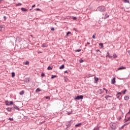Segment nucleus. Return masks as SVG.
I'll return each mask as SVG.
<instances>
[{
    "instance_id": "f257e3e1",
    "label": "nucleus",
    "mask_w": 130,
    "mask_h": 130,
    "mask_svg": "<svg viewBox=\"0 0 130 130\" xmlns=\"http://www.w3.org/2000/svg\"><path fill=\"white\" fill-rule=\"evenodd\" d=\"M98 10L100 12H106V8L104 6H100L98 8Z\"/></svg>"
},
{
    "instance_id": "f03ea898",
    "label": "nucleus",
    "mask_w": 130,
    "mask_h": 130,
    "mask_svg": "<svg viewBox=\"0 0 130 130\" xmlns=\"http://www.w3.org/2000/svg\"><path fill=\"white\" fill-rule=\"evenodd\" d=\"M103 16H104L102 17V19H103V20H106V19L108 18V17H109V15H108L107 13H106L105 14H103Z\"/></svg>"
},
{
    "instance_id": "7ed1b4c3",
    "label": "nucleus",
    "mask_w": 130,
    "mask_h": 130,
    "mask_svg": "<svg viewBox=\"0 0 130 130\" xmlns=\"http://www.w3.org/2000/svg\"><path fill=\"white\" fill-rule=\"evenodd\" d=\"M5 104H6V105H7V106H10L14 104V102H13V101L9 102V101H6Z\"/></svg>"
},
{
    "instance_id": "20e7f679",
    "label": "nucleus",
    "mask_w": 130,
    "mask_h": 130,
    "mask_svg": "<svg viewBox=\"0 0 130 130\" xmlns=\"http://www.w3.org/2000/svg\"><path fill=\"white\" fill-rule=\"evenodd\" d=\"M125 121H129L130 120V114L127 113L125 117Z\"/></svg>"
},
{
    "instance_id": "39448f33",
    "label": "nucleus",
    "mask_w": 130,
    "mask_h": 130,
    "mask_svg": "<svg viewBox=\"0 0 130 130\" xmlns=\"http://www.w3.org/2000/svg\"><path fill=\"white\" fill-rule=\"evenodd\" d=\"M118 114H119V116H117V119H118V120H120V119H121V116H123V113L119 112Z\"/></svg>"
},
{
    "instance_id": "423d86ee",
    "label": "nucleus",
    "mask_w": 130,
    "mask_h": 130,
    "mask_svg": "<svg viewBox=\"0 0 130 130\" xmlns=\"http://www.w3.org/2000/svg\"><path fill=\"white\" fill-rule=\"evenodd\" d=\"M110 126L112 127V129H115V128H116V123H112L110 124Z\"/></svg>"
},
{
    "instance_id": "0eeeda50",
    "label": "nucleus",
    "mask_w": 130,
    "mask_h": 130,
    "mask_svg": "<svg viewBox=\"0 0 130 130\" xmlns=\"http://www.w3.org/2000/svg\"><path fill=\"white\" fill-rule=\"evenodd\" d=\"M116 97L117 99H119V100H121V92H118L116 94Z\"/></svg>"
},
{
    "instance_id": "6e6552de",
    "label": "nucleus",
    "mask_w": 130,
    "mask_h": 130,
    "mask_svg": "<svg viewBox=\"0 0 130 130\" xmlns=\"http://www.w3.org/2000/svg\"><path fill=\"white\" fill-rule=\"evenodd\" d=\"M83 95H78L76 98H75V99H76L77 100H80V99H83Z\"/></svg>"
},
{
    "instance_id": "1a4fd4ad",
    "label": "nucleus",
    "mask_w": 130,
    "mask_h": 130,
    "mask_svg": "<svg viewBox=\"0 0 130 130\" xmlns=\"http://www.w3.org/2000/svg\"><path fill=\"white\" fill-rule=\"evenodd\" d=\"M116 83V81H115V77H114L112 80H111V84L114 85Z\"/></svg>"
},
{
    "instance_id": "9d476101",
    "label": "nucleus",
    "mask_w": 130,
    "mask_h": 130,
    "mask_svg": "<svg viewBox=\"0 0 130 130\" xmlns=\"http://www.w3.org/2000/svg\"><path fill=\"white\" fill-rule=\"evenodd\" d=\"M48 47V44H47V43H43L42 45V47Z\"/></svg>"
},
{
    "instance_id": "9b49d317",
    "label": "nucleus",
    "mask_w": 130,
    "mask_h": 130,
    "mask_svg": "<svg viewBox=\"0 0 130 130\" xmlns=\"http://www.w3.org/2000/svg\"><path fill=\"white\" fill-rule=\"evenodd\" d=\"M125 69H126L125 67H120L118 68L117 71H121L122 70H125Z\"/></svg>"
},
{
    "instance_id": "f8f14e48",
    "label": "nucleus",
    "mask_w": 130,
    "mask_h": 130,
    "mask_svg": "<svg viewBox=\"0 0 130 130\" xmlns=\"http://www.w3.org/2000/svg\"><path fill=\"white\" fill-rule=\"evenodd\" d=\"M82 125V123H79L75 125L76 127H78L79 126H81Z\"/></svg>"
},
{
    "instance_id": "ddd939ff",
    "label": "nucleus",
    "mask_w": 130,
    "mask_h": 130,
    "mask_svg": "<svg viewBox=\"0 0 130 130\" xmlns=\"http://www.w3.org/2000/svg\"><path fill=\"white\" fill-rule=\"evenodd\" d=\"M124 100L127 101L129 100V97L127 96H125L124 98Z\"/></svg>"
},
{
    "instance_id": "4468645a",
    "label": "nucleus",
    "mask_w": 130,
    "mask_h": 130,
    "mask_svg": "<svg viewBox=\"0 0 130 130\" xmlns=\"http://www.w3.org/2000/svg\"><path fill=\"white\" fill-rule=\"evenodd\" d=\"M62 69H64V64L61 65V66H60V67H59V69H60V70H62Z\"/></svg>"
},
{
    "instance_id": "2eb2a0df",
    "label": "nucleus",
    "mask_w": 130,
    "mask_h": 130,
    "mask_svg": "<svg viewBox=\"0 0 130 130\" xmlns=\"http://www.w3.org/2000/svg\"><path fill=\"white\" fill-rule=\"evenodd\" d=\"M20 95H24L25 94V91L22 90L19 93Z\"/></svg>"
},
{
    "instance_id": "dca6fc26",
    "label": "nucleus",
    "mask_w": 130,
    "mask_h": 130,
    "mask_svg": "<svg viewBox=\"0 0 130 130\" xmlns=\"http://www.w3.org/2000/svg\"><path fill=\"white\" fill-rule=\"evenodd\" d=\"M98 82V78L95 77H94V83H97Z\"/></svg>"
},
{
    "instance_id": "f3484780",
    "label": "nucleus",
    "mask_w": 130,
    "mask_h": 130,
    "mask_svg": "<svg viewBox=\"0 0 130 130\" xmlns=\"http://www.w3.org/2000/svg\"><path fill=\"white\" fill-rule=\"evenodd\" d=\"M123 2L125 3L129 4V1L128 0H123Z\"/></svg>"
},
{
    "instance_id": "a211bd4d",
    "label": "nucleus",
    "mask_w": 130,
    "mask_h": 130,
    "mask_svg": "<svg viewBox=\"0 0 130 130\" xmlns=\"http://www.w3.org/2000/svg\"><path fill=\"white\" fill-rule=\"evenodd\" d=\"M126 92V89H125L124 90V91H122L121 92V94H122V93H123V95H125V92Z\"/></svg>"
},
{
    "instance_id": "6ab92c4d",
    "label": "nucleus",
    "mask_w": 130,
    "mask_h": 130,
    "mask_svg": "<svg viewBox=\"0 0 130 130\" xmlns=\"http://www.w3.org/2000/svg\"><path fill=\"white\" fill-rule=\"evenodd\" d=\"M21 11H22L23 12H25V11H28V10H27V9H25V8H22L21 9Z\"/></svg>"
},
{
    "instance_id": "aec40b11",
    "label": "nucleus",
    "mask_w": 130,
    "mask_h": 130,
    "mask_svg": "<svg viewBox=\"0 0 130 130\" xmlns=\"http://www.w3.org/2000/svg\"><path fill=\"white\" fill-rule=\"evenodd\" d=\"M36 92H40L41 91V89H40V88H38L36 90Z\"/></svg>"
},
{
    "instance_id": "412c9836",
    "label": "nucleus",
    "mask_w": 130,
    "mask_h": 130,
    "mask_svg": "<svg viewBox=\"0 0 130 130\" xmlns=\"http://www.w3.org/2000/svg\"><path fill=\"white\" fill-rule=\"evenodd\" d=\"M47 70H48V71H50L51 70H52V68H51V67L49 66L47 68Z\"/></svg>"
},
{
    "instance_id": "4be33fe9",
    "label": "nucleus",
    "mask_w": 130,
    "mask_h": 130,
    "mask_svg": "<svg viewBox=\"0 0 130 130\" xmlns=\"http://www.w3.org/2000/svg\"><path fill=\"white\" fill-rule=\"evenodd\" d=\"M14 108L15 109H16V110H19V109H20L19 107H17L16 106H14Z\"/></svg>"
},
{
    "instance_id": "5701e85b",
    "label": "nucleus",
    "mask_w": 130,
    "mask_h": 130,
    "mask_svg": "<svg viewBox=\"0 0 130 130\" xmlns=\"http://www.w3.org/2000/svg\"><path fill=\"white\" fill-rule=\"evenodd\" d=\"M54 78H57V76H56V75H52L51 79H54Z\"/></svg>"
},
{
    "instance_id": "b1692460",
    "label": "nucleus",
    "mask_w": 130,
    "mask_h": 130,
    "mask_svg": "<svg viewBox=\"0 0 130 130\" xmlns=\"http://www.w3.org/2000/svg\"><path fill=\"white\" fill-rule=\"evenodd\" d=\"M111 96L109 95H107L105 97V98L106 99V100H108V98H110Z\"/></svg>"
},
{
    "instance_id": "393cba45",
    "label": "nucleus",
    "mask_w": 130,
    "mask_h": 130,
    "mask_svg": "<svg viewBox=\"0 0 130 130\" xmlns=\"http://www.w3.org/2000/svg\"><path fill=\"white\" fill-rule=\"evenodd\" d=\"M113 57L114 58H116L117 57V55H116V54H113Z\"/></svg>"
},
{
    "instance_id": "a878e982",
    "label": "nucleus",
    "mask_w": 130,
    "mask_h": 130,
    "mask_svg": "<svg viewBox=\"0 0 130 130\" xmlns=\"http://www.w3.org/2000/svg\"><path fill=\"white\" fill-rule=\"evenodd\" d=\"M12 78H14L15 77V73L12 72L11 73Z\"/></svg>"
},
{
    "instance_id": "bb28decb",
    "label": "nucleus",
    "mask_w": 130,
    "mask_h": 130,
    "mask_svg": "<svg viewBox=\"0 0 130 130\" xmlns=\"http://www.w3.org/2000/svg\"><path fill=\"white\" fill-rule=\"evenodd\" d=\"M79 62H80V63L84 62V60H83V59H80V60H79Z\"/></svg>"
},
{
    "instance_id": "cd10ccee",
    "label": "nucleus",
    "mask_w": 130,
    "mask_h": 130,
    "mask_svg": "<svg viewBox=\"0 0 130 130\" xmlns=\"http://www.w3.org/2000/svg\"><path fill=\"white\" fill-rule=\"evenodd\" d=\"M6 109H7V110H8V111H9V112L11 111V110H12V109H11V108H7Z\"/></svg>"
},
{
    "instance_id": "c85d7f7f",
    "label": "nucleus",
    "mask_w": 130,
    "mask_h": 130,
    "mask_svg": "<svg viewBox=\"0 0 130 130\" xmlns=\"http://www.w3.org/2000/svg\"><path fill=\"white\" fill-rule=\"evenodd\" d=\"M24 64H26V65L29 64V61H26L24 63Z\"/></svg>"
},
{
    "instance_id": "c756f323",
    "label": "nucleus",
    "mask_w": 130,
    "mask_h": 130,
    "mask_svg": "<svg viewBox=\"0 0 130 130\" xmlns=\"http://www.w3.org/2000/svg\"><path fill=\"white\" fill-rule=\"evenodd\" d=\"M76 51L77 52H80V51H82V50L81 49H78V50H76Z\"/></svg>"
},
{
    "instance_id": "7c9ffc66",
    "label": "nucleus",
    "mask_w": 130,
    "mask_h": 130,
    "mask_svg": "<svg viewBox=\"0 0 130 130\" xmlns=\"http://www.w3.org/2000/svg\"><path fill=\"white\" fill-rule=\"evenodd\" d=\"M109 55H110V54H109V52H107V56H106V57H108L109 56Z\"/></svg>"
},
{
    "instance_id": "2f4dec72",
    "label": "nucleus",
    "mask_w": 130,
    "mask_h": 130,
    "mask_svg": "<svg viewBox=\"0 0 130 130\" xmlns=\"http://www.w3.org/2000/svg\"><path fill=\"white\" fill-rule=\"evenodd\" d=\"M100 46H102V47H103V43H100L99 44Z\"/></svg>"
},
{
    "instance_id": "473e14b6",
    "label": "nucleus",
    "mask_w": 130,
    "mask_h": 130,
    "mask_svg": "<svg viewBox=\"0 0 130 130\" xmlns=\"http://www.w3.org/2000/svg\"><path fill=\"white\" fill-rule=\"evenodd\" d=\"M72 18L73 20H77V17H73Z\"/></svg>"
},
{
    "instance_id": "72a5a7b5",
    "label": "nucleus",
    "mask_w": 130,
    "mask_h": 130,
    "mask_svg": "<svg viewBox=\"0 0 130 130\" xmlns=\"http://www.w3.org/2000/svg\"><path fill=\"white\" fill-rule=\"evenodd\" d=\"M16 6H22V4L18 3V4H16Z\"/></svg>"
},
{
    "instance_id": "f704fd0d",
    "label": "nucleus",
    "mask_w": 130,
    "mask_h": 130,
    "mask_svg": "<svg viewBox=\"0 0 130 130\" xmlns=\"http://www.w3.org/2000/svg\"><path fill=\"white\" fill-rule=\"evenodd\" d=\"M106 94H108V93H109V91H108V90H106Z\"/></svg>"
},
{
    "instance_id": "c9c22d12",
    "label": "nucleus",
    "mask_w": 130,
    "mask_h": 130,
    "mask_svg": "<svg viewBox=\"0 0 130 130\" xmlns=\"http://www.w3.org/2000/svg\"><path fill=\"white\" fill-rule=\"evenodd\" d=\"M9 120H11V121L14 120V119H13V118H9Z\"/></svg>"
},
{
    "instance_id": "e433bc0d",
    "label": "nucleus",
    "mask_w": 130,
    "mask_h": 130,
    "mask_svg": "<svg viewBox=\"0 0 130 130\" xmlns=\"http://www.w3.org/2000/svg\"><path fill=\"white\" fill-rule=\"evenodd\" d=\"M35 11H40V9L37 8V9H35Z\"/></svg>"
},
{
    "instance_id": "4c0bfd02",
    "label": "nucleus",
    "mask_w": 130,
    "mask_h": 130,
    "mask_svg": "<svg viewBox=\"0 0 130 130\" xmlns=\"http://www.w3.org/2000/svg\"><path fill=\"white\" fill-rule=\"evenodd\" d=\"M108 57H109V58H112V56L110 55H109Z\"/></svg>"
},
{
    "instance_id": "58836bf2",
    "label": "nucleus",
    "mask_w": 130,
    "mask_h": 130,
    "mask_svg": "<svg viewBox=\"0 0 130 130\" xmlns=\"http://www.w3.org/2000/svg\"><path fill=\"white\" fill-rule=\"evenodd\" d=\"M71 33H72V32H71V31H69V32L67 33V35L68 36V35H69V34H71Z\"/></svg>"
},
{
    "instance_id": "ea45409f",
    "label": "nucleus",
    "mask_w": 130,
    "mask_h": 130,
    "mask_svg": "<svg viewBox=\"0 0 130 130\" xmlns=\"http://www.w3.org/2000/svg\"><path fill=\"white\" fill-rule=\"evenodd\" d=\"M92 38H93V39H95V35H93L92 36Z\"/></svg>"
},
{
    "instance_id": "a19ab883",
    "label": "nucleus",
    "mask_w": 130,
    "mask_h": 130,
    "mask_svg": "<svg viewBox=\"0 0 130 130\" xmlns=\"http://www.w3.org/2000/svg\"><path fill=\"white\" fill-rule=\"evenodd\" d=\"M4 19L5 20H6V19H7V17H6V16H4Z\"/></svg>"
},
{
    "instance_id": "79ce46f5",
    "label": "nucleus",
    "mask_w": 130,
    "mask_h": 130,
    "mask_svg": "<svg viewBox=\"0 0 130 130\" xmlns=\"http://www.w3.org/2000/svg\"><path fill=\"white\" fill-rule=\"evenodd\" d=\"M127 52H128V54H129V55H130V50H128Z\"/></svg>"
},
{
    "instance_id": "37998d69",
    "label": "nucleus",
    "mask_w": 130,
    "mask_h": 130,
    "mask_svg": "<svg viewBox=\"0 0 130 130\" xmlns=\"http://www.w3.org/2000/svg\"><path fill=\"white\" fill-rule=\"evenodd\" d=\"M35 7H36V5H33V6L31 7V8H35Z\"/></svg>"
},
{
    "instance_id": "c03bdc74",
    "label": "nucleus",
    "mask_w": 130,
    "mask_h": 130,
    "mask_svg": "<svg viewBox=\"0 0 130 130\" xmlns=\"http://www.w3.org/2000/svg\"><path fill=\"white\" fill-rule=\"evenodd\" d=\"M41 76L42 77H44V74H42Z\"/></svg>"
},
{
    "instance_id": "a18cd8bd",
    "label": "nucleus",
    "mask_w": 130,
    "mask_h": 130,
    "mask_svg": "<svg viewBox=\"0 0 130 130\" xmlns=\"http://www.w3.org/2000/svg\"><path fill=\"white\" fill-rule=\"evenodd\" d=\"M67 114H68V115H71V113L68 112V113H67Z\"/></svg>"
},
{
    "instance_id": "49530a36",
    "label": "nucleus",
    "mask_w": 130,
    "mask_h": 130,
    "mask_svg": "<svg viewBox=\"0 0 130 130\" xmlns=\"http://www.w3.org/2000/svg\"><path fill=\"white\" fill-rule=\"evenodd\" d=\"M103 90H104L105 91H106V90L107 89H106L105 88H103Z\"/></svg>"
},
{
    "instance_id": "de8ad7c7",
    "label": "nucleus",
    "mask_w": 130,
    "mask_h": 130,
    "mask_svg": "<svg viewBox=\"0 0 130 130\" xmlns=\"http://www.w3.org/2000/svg\"><path fill=\"white\" fill-rule=\"evenodd\" d=\"M51 30H52V31H54V29L53 28H51Z\"/></svg>"
},
{
    "instance_id": "09e8293b",
    "label": "nucleus",
    "mask_w": 130,
    "mask_h": 130,
    "mask_svg": "<svg viewBox=\"0 0 130 130\" xmlns=\"http://www.w3.org/2000/svg\"><path fill=\"white\" fill-rule=\"evenodd\" d=\"M46 98L47 99H48L49 98V96H47Z\"/></svg>"
},
{
    "instance_id": "8fccbe9b",
    "label": "nucleus",
    "mask_w": 130,
    "mask_h": 130,
    "mask_svg": "<svg viewBox=\"0 0 130 130\" xmlns=\"http://www.w3.org/2000/svg\"><path fill=\"white\" fill-rule=\"evenodd\" d=\"M87 44L89 45V44H90V43H89V42H87Z\"/></svg>"
},
{
    "instance_id": "3c124183",
    "label": "nucleus",
    "mask_w": 130,
    "mask_h": 130,
    "mask_svg": "<svg viewBox=\"0 0 130 130\" xmlns=\"http://www.w3.org/2000/svg\"><path fill=\"white\" fill-rule=\"evenodd\" d=\"M97 51H100V50H98Z\"/></svg>"
},
{
    "instance_id": "603ef678",
    "label": "nucleus",
    "mask_w": 130,
    "mask_h": 130,
    "mask_svg": "<svg viewBox=\"0 0 130 130\" xmlns=\"http://www.w3.org/2000/svg\"><path fill=\"white\" fill-rule=\"evenodd\" d=\"M31 10H32V9H30L29 10V11H31Z\"/></svg>"
},
{
    "instance_id": "864d4df0",
    "label": "nucleus",
    "mask_w": 130,
    "mask_h": 130,
    "mask_svg": "<svg viewBox=\"0 0 130 130\" xmlns=\"http://www.w3.org/2000/svg\"><path fill=\"white\" fill-rule=\"evenodd\" d=\"M41 53V52H39V53Z\"/></svg>"
},
{
    "instance_id": "5fc2aeb1",
    "label": "nucleus",
    "mask_w": 130,
    "mask_h": 130,
    "mask_svg": "<svg viewBox=\"0 0 130 130\" xmlns=\"http://www.w3.org/2000/svg\"><path fill=\"white\" fill-rule=\"evenodd\" d=\"M100 91H101L102 89H100Z\"/></svg>"
}]
</instances>
